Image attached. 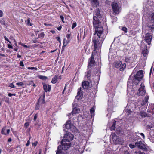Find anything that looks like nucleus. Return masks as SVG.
<instances>
[{
	"label": "nucleus",
	"instance_id": "obj_1",
	"mask_svg": "<svg viewBox=\"0 0 154 154\" xmlns=\"http://www.w3.org/2000/svg\"><path fill=\"white\" fill-rule=\"evenodd\" d=\"M96 22H94V27L95 28L94 36L92 41L94 45V49L95 51L98 47H100L104 39L106 36L103 34V29L102 26L97 27Z\"/></svg>",
	"mask_w": 154,
	"mask_h": 154
},
{
	"label": "nucleus",
	"instance_id": "obj_2",
	"mask_svg": "<svg viewBox=\"0 0 154 154\" xmlns=\"http://www.w3.org/2000/svg\"><path fill=\"white\" fill-rule=\"evenodd\" d=\"M62 146H59L57 148L56 154H62V150H66L69 148L71 146V143L67 142L65 140H62L61 142Z\"/></svg>",
	"mask_w": 154,
	"mask_h": 154
},
{
	"label": "nucleus",
	"instance_id": "obj_3",
	"mask_svg": "<svg viewBox=\"0 0 154 154\" xmlns=\"http://www.w3.org/2000/svg\"><path fill=\"white\" fill-rule=\"evenodd\" d=\"M102 13V11L99 8H96L94 11L95 16L93 17V23L94 25V22L95 21L97 27L101 26H100L101 22L99 21L98 19L101 17Z\"/></svg>",
	"mask_w": 154,
	"mask_h": 154
},
{
	"label": "nucleus",
	"instance_id": "obj_4",
	"mask_svg": "<svg viewBox=\"0 0 154 154\" xmlns=\"http://www.w3.org/2000/svg\"><path fill=\"white\" fill-rule=\"evenodd\" d=\"M113 14L114 15L118 14L121 11V5L116 2H112L111 4Z\"/></svg>",
	"mask_w": 154,
	"mask_h": 154
},
{
	"label": "nucleus",
	"instance_id": "obj_5",
	"mask_svg": "<svg viewBox=\"0 0 154 154\" xmlns=\"http://www.w3.org/2000/svg\"><path fill=\"white\" fill-rule=\"evenodd\" d=\"M143 70H140L138 71L136 74L134 75L132 82L136 85L138 84L143 78Z\"/></svg>",
	"mask_w": 154,
	"mask_h": 154
},
{
	"label": "nucleus",
	"instance_id": "obj_6",
	"mask_svg": "<svg viewBox=\"0 0 154 154\" xmlns=\"http://www.w3.org/2000/svg\"><path fill=\"white\" fill-rule=\"evenodd\" d=\"M147 102L144 100L143 101L140 103H139L135 107V111L137 112L138 111H140L141 109L145 110L146 109Z\"/></svg>",
	"mask_w": 154,
	"mask_h": 154
},
{
	"label": "nucleus",
	"instance_id": "obj_7",
	"mask_svg": "<svg viewBox=\"0 0 154 154\" xmlns=\"http://www.w3.org/2000/svg\"><path fill=\"white\" fill-rule=\"evenodd\" d=\"M147 102L144 100L143 101L140 103H139L135 107V111L137 112L138 111H140L141 109L145 110L146 109Z\"/></svg>",
	"mask_w": 154,
	"mask_h": 154
},
{
	"label": "nucleus",
	"instance_id": "obj_8",
	"mask_svg": "<svg viewBox=\"0 0 154 154\" xmlns=\"http://www.w3.org/2000/svg\"><path fill=\"white\" fill-rule=\"evenodd\" d=\"M140 87L139 88L137 94V95L138 96H141L144 95L146 93L144 89L145 86L144 85L141 83L140 85Z\"/></svg>",
	"mask_w": 154,
	"mask_h": 154
},
{
	"label": "nucleus",
	"instance_id": "obj_9",
	"mask_svg": "<svg viewBox=\"0 0 154 154\" xmlns=\"http://www.w3.org/2000/svg\"><path fill=\"white\" fill-rule=\"evenodd\" d=\"M45 93H44L42 96H41L39 98L38 103L36 104L35 109L36 110H38L40 108V105L45 103Z\"/></svg>",
	"mask_w": 154,
	"mask_h": 154
},
{
	"label": "nucleus",
	"instance_id": "obj_10",
	"mask_svg": "<svg viewBox=\"0 0 154 154\" xmlns=\"http://www.w3.org/2000/svg\"><path fill=\"white\" fill-rule=\"evenodd\" d=\"M66 129H69L72 132L75 131L76 127L71 123L70 121H67L64 125Z\"/></svg>",
	"mask_w": 154,
	"mask_h": 154
},
{
	"label": "nucleus",
	"instance_id": "obj_11",
	"mask_svg": "<svg viewBox=\"0 0 154 154\" xmlns=\"http://www.w3.org/2000/svg\"><path fill=\"white\" fill-rule=\"evenodd\" d=\"M135 144L136 146L140 149L144 150H146L147 149V146L141 141L136 142Z\"/></svg>",
	"mask_w": 154,
	"mask_h": 154
},
{
	"label": "nucleus",
	"instance_id": "obj_12",
	"mask_svg": "<svg viewBox=\"0 0 154 154\" xmlns=\"http://www.w3.org/2000/svg\"><path fill=\"white\" fill-rule=\"evenodd\" d=\"M74 136L73 135L71 134L70 133H66V134H65L64 136V139L63 140H65L67 142H70L72 141L73 138Z\"/></svg>",
	"mask_w": 154,
	"mask_h": 154
},
{
	"label": "nucleus",
	"instance_id": "obj_13",
	"mask_svg": "<svg viewBox=\"0 0 154 154\" xmlns=\"http://www.w3.org/2000/svg\"><path fill=\"white\" fill-rule=\"evenodd\" d=\"M85 76V78L87 79L90 82H92L93 81V75L92 74L91 70H88Z\"/></svg>",
	"mask_w": 154,
	"mask_h": 154
},
{
	"label": "nucleus",
	"instance_id": "obj_14",
	"mask_svg": "<svg viewBox=\"0 0 154 154\" xmlns=\"http://www.w3.org/2000/svg\"><path fill=\"white\" fill-rule=\"evenodd\" d=\"M95 63V61L94 59L93 54L92 52L91 58L89 59L88 66H89L90 67L94 66Z\"/></svg>",
	"mask_w": 154,
	"mask_h": 154
},
{
	"label": "nucleus",
	"instance_id": "obj_15",
	"mask_svg": "<svg viewBox=\"0 0 154 154\" xmlns=\"http://www.w3.org/2000/svg\"><path fill=\"white\" fill-rule=\"evenodd\" d=\"M152 39V36L150 34L148 33L146 34L145 40L148 45H149L151 44Z\"/></svg>",
	"mask_w": 154,
	"mask_h": 154
},
{
	"label": "nucleus",
	"instance_id": "obj_16",
	"mask_svg": "<svg viewBox=\"0 0 154 154\" xmlns=\"http://www.w3.org/2000/svg\"><path fill=\"white\" fill-rule=\"evenodd\" d=\"M80 110L79 108L73 107V110L72 112L69 114L71 116L72 114L73 115L76 113H78L80 112Z\"/></svg>",
	"mask_w": 154,
	"mask_h": 154
},
{
	"label": "nucleus",
	"instance_id": "obj_17",
	"mask_svg": "<svg viewBox=\"0 0 154 154\" xmlns=\"http://www.w3.org/2000/svg\"><path fill=\"white\" fill-rule=\"evenodd\" d=\"M89 82L88 81H85L82 82V84L83 88L84 89L88 88L89 86Z\"/></svg>",
	"mask_w": 154,
	"mask_h": 154
},
{
	"label": "nucleus",
	"instance_id": "obj_18",
	"mask_svg": "<svg viewBox=\"0 0 154 154\" xmlns=\"http://www.w3.org/2000/svg\"><path fill=\"white\" fill-rule=\"evenodd\" d=\"M112 138L113 140L116 143H117L119 141V140L118 137L117 136L116 134L113 133L112 135Z\"/></svg>",
	"mask_w": 154,
	"mask_h": 154
},
{
	"label": "nucleus",
	"instance_id": "obj_19",
	"mask_svg": "<svg viewBox=\"0 0 154 154\" xmlns=\"http://www.w3.org/2000/svg\"><path fill=\"white\" fill-rule=\"evenodd\" d=\"M148 111L149 112H152L154 114V105L151 104L149 105L148 106Z\"/></svg>",
	"mask_w": 154,
	"mask_h": 154
},
{
	"label": "nucleus",
	"instance_id": "obj_20",
	"mask_svg": "<svg viewBox=\"0 0 154 154\" xmlns=\"http://www.w3.org/2000/svg\"><path fill=\"white\" fill-rule=\"evenodd\" d=\"M94 6L97 7L99 5L98 0H89Z\"/></svg>",
	"mask_w": 154,
	"mask_h": 154
},
{
	"label": "nucleus",
	"instance_id": "obj_21",
	"mask_svg": "<svg viewBox=\"0 0 154 154\" xmlns=\"http://www.w3.org/2000/svg\"><path fill=\"white\" fill-rule=\"evenodd\" d=\"M142 53L144 57H146L147 54L148 52L146 46H145L144 49L143 50Z\"/></svg>",
	"mask_w": 154,
	"mask_h": 154
},
{
	"label": "nucleus",
	"instance_id": "obj_22",
	"mask_svg": "<svg viewBox=\"0 0 154 154\" xmlns=\"http://www.w3.org/2000/svg\"><path fill=\"white\" fill-rule=\"evenodd\" d=\"M126 65L125 63H124L122 64V63L121 65V66H120V67L119 68V69L120 71H122L124 70V69L126 68Z\"/></svg>",
	"mask_w": 154,
	"mask_h": 154
},
{
	"label": "nucleus",
	"instance_id": "obj_23",
	"mask_svg": "<svg viewBox=\"0 0 154 154\" xmlns=\"http://www.w3.org/2000/svg\"><path fill=\"white\" fill-rule=\"evenodd\" d=\"M116 121H115L112 125L110 128V130L112 131L116 129Z\"/></svg>",
	"mask_w": 154,
	"mask_h": 154
},
{
	"label": "nucleus",
	"instance_id": "obj_24",
	"mask_svg": "<svg viewBox=\"0 0 154 154\" xmlns=\"http://www.w3.org/2000/svg\"><path fill=\"white\" fill-rule=\"evenodd\" d=\"M121 64L122 62L120 61L116 62L115 63V66L116 68H119L121 66Z\"/></svg>",
	"mask_w": 154,
	"mask_h": 154
},
{
	"label": "nucleus",
	"instance_id": "obj_25",
	"mask_svg": "<svg viewBox=\"0 0 154 154\" xmlns=\"http://www.w3.org/2000/svg\"><path fill=\"white\" fill-rule=\"evenodd\" d=\"M95 111V109L94 107L91 108L90 109V113L91 116V117H93L94 115V112Z\"/></svg>",
	"mask_w": 154,
	"mask_h": 154
},
{
	"label": "nucleus",
	"instance_id": "obj_26",
	"mask_svg": "<svg viewBox=\"0 0 154 154\" xmlns=\"http://www.w3.org/2000/svg\"><path fill=\"white\" fill-rule=\"evenodd\" d=\"M58 78V76H55L54 77L52 78L51 82L53 84L56 83L57 82Z\"/></svg>",
	"mask_w": 154,
	"mask_h": 154
},
{
	"label": "nucleus",
	"instance_id": "obj_27",
	"mask_svg": "<svg viewBox=\"0 0 154 154\" xmlns=\"http://www.w3.org/2000/svg\"><path fill=\"white\" fill-rule=\"evenodd\" d=\"M38 77L39 78L42 80H46L48 79L47 77L45 76L38 75Z\"/></svg>",
	"mask_w": 154,
	"mask_h": 154
},
{
	"label": "nucleus",
	"instance_id": "obj_28",
	"mask_svg": "<svg viewBox=\"0 0 154 154\" xmlns=\"http://www.w3.org/2000/svg\"><path fill=\"white\" fill-rule=\"evenodd\" d=\"M42 84L43 86V88L45 92H47L48 91L47 86L46 84L45 83H42Z\"/></svg>",
	"mask_w": 154,
	"mask_h": 154
},
{
	"label": "nucleus",
	"instance_id": "obj_29",
	"mask_svg": "<svg viewBox=\"0 0 154 154\" xmlns=\"http://www.w3.org/2000/svg\"><path fill=\"white\" fill-rule=\"evenodd\" d=\"M81 88H79L78 89V91L77 92V95L76 96V97H79L78 99L81 97Z\"/></svg>",
	"mask_w": 154,
	"mask_h": 154
},
{
	"label": "nucleus",
	"instance_id": "obj_30",
	"mask_svg": "<svg viewBox=\"0 0 154 154\" xmlns=\"http://www.w3.org/2000/svg\"><path fill=\"white\" fill-rule=\"evenodd\" d=\"M44 36V34L43 32H41L38 35V38H43Z\"/></svg>",
	"mask_w": 154,
	"mask_h": 154
},
{
	"label": "nucleus",
	"instance_id": "obj_31",
	"mask_svg": "<svg viewBox=\"0 0 154 154\" xmlns=\"http://www.w3.org/2000/svg\"><path fill=\"white\" fill-rule=\"evenodd\" d=\"M142 117H145L146 116V113L144 112H140L139 114Z\"/></svg>",
	"mask_w": 154,
	"mask_h": 154
},
{
	"label": "nucleus",
	"instance_id": "obj_32",
	"mask_svg": "<svg viewBox=\"0 0 154 154\" xmlns=\"http://www.w3.org/2000/svg\"><path fill=\"white\" fill-rule=\"evenodd\" d=\"M68 43V42H67L66 40L64 39L63 41V47L66 46L67 45Z\"/></svg>",
	"mask_w": 154,
	"mask_h": 154
},
{
	"label": "nucleus",
	"instance_id": "obj_33",
	"mask_svg": "<svg viewBox=\"0 0 154 154\" xmlns=\"http://www.w3.org/2000/svg\"><path fill=\"white\" fill-rule=\"evenodd\" d=\"M149 28V29L151 30V31L154 29V25L152 24V25H150L149 26H147Z\"/></svg>",
	"mask_w": 154,
	"mask_h": 154
},
{
	"label": "nucleus",
	"instance_id": "obj_34",
	"mask_svg": "<svg viewBox=\"0 0 154 154\" xmlns=\"http://www.w3.org/2000/svg\"><path fill=\"white\" fill-rule=\"evenodd\" d=\"M151 21L152 23H154V12L151 14Z\"/></svg>",
	"mask_w": 154,
	"mask_h": 154
},
{
	"label": "nucleus",
	"instance_id": "obj_35",
	"mask_svg": "<svg viewBox=\"0 0 154 154\" xmlns=\"http://www.w3.org/2000/svg\"><path fill=\"white\" fill-rule=\"evenodd\" d=\"M27 24L29 26H32V24L30 23V18H28L27 20Z\"/></svg>",
	"mask_w": 154,
	"mask_h": 154
},
{
	"label": "nucleus",
	"instance_id": "obj_36",
	"mask_svg": "<svg viewBox=\"0 0 154 154\" xmlns=\"http://www.w3.org/2000/svg\"><path fill=\"white\" fill-rule=\"evenodd\" d=\"M129 146V147L131 149L134 148L136 147L135 144L134 145L133 144H130Z\"/></svg>",
	"mask_w": 154,
	"mask_h": 154
},
{
	"label": "nucleus",
	"instance_id": "obj_37",
	"mask_svg": "<svg viewBox=\"0 0 154 154\" xmlns=\"http://www.w3.org/2000/svg\"><path fill=\"white\" fill-rule=\"evenodd\" d=\"M16 84L19 86H23L24 85V84L22 82H17Z\"/></svg>",
	"mask_w": 154,
	"mask_h": 154
},
{
	"label": "nucleus",
	"instance_id": "obj_38",
	"mask_svg": "<svg viewBox=\"0 0 154 154\" xmlns=\"http://www.w3.org/2000/svg\"><path fill=\"white\" fill-rule=\"evenodd\" d=\"M122 30L124 31L125 33H126L127 32V29L125 27H123Z\"/></svg>",
	"mask_w": 154,
	"mask_h": 154
},
{
	"label": "nucleus",
	"instance_id": "obj_39",
	"mask_svg": "<svg viewBox=\"0 0 154 154\" xmlns=\"http://www.w3.org/2000/svg\"><path fill=\"white\" fill-rule=\"evenodd\" d=\"M135 154H145V153L143 152H141L140 151H135L134 152Z\"/></svg>",
	"mask_w": 154,
	"mask_h": 154
},
{
	"label": "nucleus",
	"instance_id": "obj_40",
	"mask_svg": "<svg viewBox=\"0 0 154 154\" xmlns=\"http://www.w3.org/2000/svg\"><path fill=\"white\" fill-rule=\"evenodd\" d=\"M29 123L28 122H26V123H25L24 124V127H25L26 128H27L28 126L29 125Z\"/></svg>",
	"mask_w": 154,
	"mask_h": 154
},
{
	"label": "nucleus",
	"instance_id": "obj_41",
	"mask_svg": "<svg viewBox=\"0 0 154 154\" xmlns=\"http://www.w3.org/2000/svg\"><path fill=\"white\" fill-rule=\"evenodd\" d=\"M76 22L74 23L72 25V29H73L76 26Z\"/></svg>",
	"mask_w": 154,
	"mask_h": 154
},
{
	"label": "nucleus",
	"instance_id": "obj_42",
	"mask_svg": "<svg viewBox=\"0 0 154 154\" xmlns=\"http://www.w3.org/2000/svg\"><path fill=\"white\" fill-rule=\"evenodd\" d=\"M125 111L128 113V114H130L132 112V111L128 109H126Z\"/></svg>",
	"mask_w": 154,
	"mask_h": 154
},
{
	"label": "nucleus",
	"instance_id": "obj_43",
	"mask_svg": "<svg viewBox=\"0 0 154 154\" xmlns=\"http://www.w3.org/2000/svg\"><path fill=\"white\" fill-rule=\"evenodd\" d=\"M70 36L71 35L70 34H67L66 35V37L68 39V42H69L70 41L69 38H70Z\"/></svg>",
	"mask_w": 154,
	"mask_h": 154
},
{
	"label": "nucleus",
	"instance_id": "obj_44",
	"mask_svg": "<svg viewBox=\"0 0 154 154\" xmlns=\"http://www.w3.org/2000/svg\"><path fill=\"white\" fill-rule=\"evenodd\" d=\"M8 86L12 88H14L15 87V86L13 83H10L9 84Z\"/></svg>",
	"mask_w": 154,
	"mask_h": 154
},
{
	"label": "nucleus",
	"instance_id": "obj_45",
	"mask_svg": "<svg viewBox=\"0 0 154 154\" xmlns=\"http://www.w3.org/2000/svg\"><path fill=\"white\" fill-rule=\"evenodd\" d=\"M37 143L38 142L37 141H36L34 143H32V144L33 146H34L35 147L36 146Z\"/></svg>",
	"mask_w": 154,
	"mask_h": 154
},
{
	"label": "nucleus",
	"instance_id": "obj_46",
	"mask_svg": "<svg viewBox=\"0 0 154 154\" xmlns=\"http://www.w3.org/2000/svg\"><path fill=\"white\" fill-rule=\"evenodd\" d=\"M28 69H32V70H36L37 69V68H36L34 67H28Z\"/></svg>",
	"mask_w": 154,
	"mask_h": 154
},
{
	"label": "nucleus",
	"instance_id": "obj_47",
	"mask_svg": "<svg viewBox=\"0 0 154 154\" xmlns=\"http://www.w3.org/2000/svg\"><path fill=\"white\" fill-rule=\"evenodd\" d=\"M30 139V137L29 138V140L27 141V143L26 144V146H28L30 143V142L29 141V140Z\"/></svg>",
	"mask_w": 154,
	"mask_h": 154
},
{
	"label": "nucleus",
	"instance_id": "obj_48",
	"mask_svg": "<svg viewBox=\"0 0 154 154\" xmlns=\"http://www.w3.org/2000/svg\"><path fill=\"white\" fill-rule=\"evenodd\" d=\"M3 12L2 10H0V17H2L3 16Z\"/></svg>",
	"mask_w": 154,
	"mask_h": 154
},
{
	"label": "nucleus",
	"instance_id": "obj_49",
	"mask_svg": "<svg viewBox=\"0 0 154 154\" xmlns=\"http://www.w3.org/2000/svg\"><path fill=\"white\" fill-rule=\"evenodd\" d=\"M129 59L128 57H126L125 61L126 62H129Z\"/></svg>",
	"mask_w": 154,
	"mask_h": 154
},
{
	"label": "nucleus",
	"instance_id": "obj_50",
	"mask_svg": "<svg viewBox=\"0 0 154 154\" xmlns=\"http://www.w3.org/2000/svg\"><path fill=\"white\" fill-rule=\"evenodd\" d=\"M19 44L22 45V46H23V47H25V48H27L28 47V46H27L26 45H24L23 43H20Z\"/></svg>",
	"mask_w": 154,
	"mask_h": 154
},
{
	"label": "nucleus",
	"instance_id": "obj_51",
	"mask_svg": "<svg viewBox=\"0 0 154 154\" xmlns=\"http://www.w3.org/2000/svg\"><path fill=\"white\" fill-rule=\"evenodd\" d=\"M8 48H13V47L11 45H10V44H8Z\"/></svg>",
	"mask_w": 154,
	"mask_h": 154
},
{
	"label": "nucleus",
	"instance_id": "obj_52",
	"mask_svg": "<svg viewBox=\"0 0 154 154\" xmlns=\"http://www.w3.org/2000/svg\"><path fill=\"white\" fill-rule=\"evenodd\" d=\"M20 66H24V65L23 64V62L22 61H20Z\"/></svg>",
	"mask_w": 154,
	"mask_h": 154
},
{
	"label": "nucleus",
	"instance_id": "obj_53",
	"mask_svg": "<svg viewBox=\"0 0 154 154\" xmlns=\"http://www.w3.org/2000/svg\"><path fill=\"white\" fill-rule=\"evenodd\" d=\"M37 114H36L34 116V121H36V119H37Z\"/></svg>",
	"mask_w": 154,
	"mask_h": 154
},
{
	"label": "nucleus",
	"instance_id": "obj_54",
	"mask_svg": "<svg viewBox=\"0 0 154 154\" xmlns=\"http://www.w3.org/2000/svg\"><path fill=\"white\" fill-rule=\"evenodd\" d=\"M149 97L148 96H146L145 97V100H144V101H146V102L147 103L148 102V99H149Z\"/></svg>",
	"mask_w": 154,
	"mask_h": 154
},
{
	"label": "nucleus",
	"instance_id": "obj_55",
	"mask_svg": "<svg viewBox=\"0 0 154 154\" xmlns=\"http://www.w3.org/2000/svg\"><path fill=\"white\" fill-rule=\"evenodd\" d=\"M140 135L143 137V139H145V135L143 133H141L140 134Z\"/></svg>",
	"mask_w": 154,
	"mask_h": 154
},
{
	"label": "nucleus",
	"instance_id": "obj_56",
	"mask_svg": "<svg viewBox=\"0 0 154 154\" xmlns=\"http://www.w3.org/2000/svg\"><path fill=\"white\" fill-rule=\"evenodd\" d=\"M60 18L62 20V21L63 22H64L63 21V20H64V17H63L62 16V15H60Z\"/></svg>",
	"mask_w": 154,
	"mask_h": 154
},
{
	"label": "nucleus",
	"instance_id": "obj_57",
	"mask_svg": "<svg viewBox=\"0 0 154 154\" xmlns=\"http://www.w3.org/2000/svg\"><path fill=\"white\" fill-rule=\"evenodd\" d=\"M5 129L4 128H3L2 130L1 133L2 134H4V131L5 130Z\"/></svg>",
	"mask_w": 154,
	"mask_h": 154
},
{
	"label": "nucleus",
	"instance_id": "obj_58",
	"mask_svg": "<svg viewBox=\"0 0 154 154\" xmlns=\"http://www.w3.org/2000/svg\"><path fill=\"white\" fill-rule=\"evenodd\" d=\"M56 38L57 41H58L60 42V37H57Z\"/></svg>",
	"mask_w": 154,
	"mask_h": 154
},
{
	"label": "nucleus",
	"instance_id": "obj_59",
	"mask_svg": "<svg viewBox=\"0 0 154 154\" xmlns=\"http://www.w3.org/2000/svg\"><path fill=\"white\" fill-rule=\"evenodd\" d=\"M112 18L115 21H116L117 20V18L115 17H112Z\"/></svg>",
	"mask_w": 154,
	"mask_h": 154
},
{
	"label": "nucleus",
	"instance_id": "obj_60",
	"mask_svg": "<svg viewBox=\"0 0 154 154\" xmlns=\"http://www.w3.org/2000/svg\"><path fill=\"white\" fill-rule=\"evenodd\" d=\"M9 39L11 40H14V38L12 36H10Z\"/></svg>",
	"mask_w": 154,
	"mask_h": 154
},
{
	"label": "nucleus",
	"instance_id": "obj_61",
	"mask_svg": "<svg viewBox=\"0 0 154 154\" xmlns=\"http://www.w3.org/2000/svg\"><path fill=\"white\" fill-rule=\"evenodd\" d=\"M61 28H62L61 26H60L59 27L57 28V29L58 30H61Z\"/></svg>",
	"mask_w": 154,
	"mask_h": 154
},
{
	"label": "nucleus",
	"instance_id": "obj_62",
	"mask_svg": "<svg viewBox=\"0 0 154 154\" xmlns=\"http://www.w3.org/2000/svg\"><path fill=\"white\" fill-rule=\"evenodd\" d=\"M14 42L15 45L16 46H17V42H16L15 39H14Z\"/></svg>",
	"mask_w": 154,
	"mask_h": 154
},
{
	"label": "nucleus",
	"instance_id": "obj_63",
	"mask_svg": "<svg viewBox=\"0 0 154 154\" xmlns=\"http://www.w3.org/2000/svg\"><path fill=\"white\" fill-rule=\"evenodd\" d=\"M10 130L9 129H7V133L8 134L9 133Z\"/></svg>",
	"mask_w": 154,
	"mask_h": 154
},
{
	"label": "nucleus",
	"instance_id": "obj_64",
	"mask_svg": "<svg viewBox=\"0 0 154 154\" xmlns=\"http://www.w3.org/2000/svg\"><path fill=\"white\" fill-rule=\"evenodd\" d=\"M50 32L53 34L54 33H55V31L54 30H51L50 31Z\"/></svg>",
	"mask_w": 154,
	"mask_h": 154
}]
</instances>
